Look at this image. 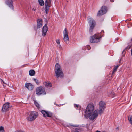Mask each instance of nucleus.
Instances as JSON below:
<instances>
[{
	"instance_id": "f257e3e1",
	"label": "nucleus",
	"mask_w": 132,
	"mask_h": 132,
	"mask_svg": "<svg viewBox=\"0 0 132 132\" xmlns=\"http://www.w3.org/2000/svg\"><path fill=\"white\" fill-rule=\"evenodd\" d=\"M56 77L58 78L60 77L62 78L63 76V74L61 68L59 64L57 63L56 64L54 69Z\"/></svg>"
},
{
	"instance_id": "f03ea898",
	"label": "nucleus",
	"mask_w": 132,
	"mask_h": 132,
	"mask_svg": "<svg viewBox=\"0 0 132 132\" xmlns=\"http://www.w3.org/2000/svg\"><path fill=\"white\" fill-rule=\"evenodd\" d=\"M38 114L36 111H32L30 112V114L27 117V120L30 122H32L34 121L38 116Z\"/></svg>"
},
{
	"instance_id": "7ed1b4c3",
	"label": "nucleus",
	"mask_w": 132,
	"mask_h": 132,
	"mask_svg": "<svg viewBox=\"0 0 132 132\" xmlns=\"http://www.w3.org/2000/svg\"><path fill=\"white\" fill-rule=\"evenodd\" d=\"M36 94L38 96L44 95L46 94L45 89L42 86L38 87L36 89Z\"/></svg>"
},
{
	"instance_id": "20e7f679",
	"label": "nucleus",
	"mask_w": 132,
	"mask_h": 132,
	"mask_svg": "<svg viewBox=\"0 0 132 132\" xmlns=\"http://www.w3.org/2000/svg\"><path fill=\"white\" fill-rule=\"evenodd\" d=\"M85 117L87 119L89 118L91 119V105L89 104L87 106L85 112Z\"/></svg>"
},
{
	"instance_id": "39448f33",
	"label": "nucleus",
	"mask_w": 132,
	"mask_h": 132,
	"mask_svg": "<svg viewBox=\"0 0 132 132\" xmlns=\"http://www.w3.org/2000/svg\"><path fill=\"white\" fill-rule=\"evenodd\" d=\"M98 114V110L91 111V122H94L96 120Z\"/></svg>"
},
{
	"instance_id": "423d86ee",
	"label": "nucleus",
	"mask_w": 132,
	"mask_h": 132,
	"mask_svg": "<svg viewBox=\"0 0 132 132\" xmlns=\"http://www.w3.org/2000/svg\"><path fill=\"white\" fill-rule=\"evenodd\" d=\"M107 11L106 7L105 6H102L101 9L98 11L97 14V16H101L105 14Z\"/></svg>"
},
{
	"instance_id": "0eeeda50",
	"label": "nucleus",
	"mask_w": 132,
	"mask_h": 132,
	"mask_svg": "<svg viewBox=\"0 0 132 132\" xmlns=\"http://www.w3.org/2000/svg\"><path fill=\"white\" fill-rule=\"evenodd\" d=\"M101 37H100L99 35L95 34L91 37V43H97L100 41Z\"/></svg>"
},
{
	"instance_id": "6e6552de",
	"label": "nucleus",
	"mask_w": 132,
	"mask_h": 132,
	"mask_svg": "<svg viewBox=\"0 0 132 132\" xmlns=\"http://www.w3.org/2000/svg\"><path fill=\"white\" fill-rule=\"evenodd\" d=\"M11 107V106L10 105V104L9 102H7L4 104H3L2 108V112L3 113L6 112L9 110Z\"/></svg>"
},
{
	"instance_id": "1a4fd4ad",
	"label": "nucleus",
	"mask_w": 132,
	"mask_h": 132,
	"mask_svg": "<svg viewBox=\"0 0 132 132\" xmlns=\"http://www.w3.org/2000/svg\"><path fill=\"white\" fill-rule=\"evenodd\" d=\"M63 40L66 43L69 40V38L68 34L66 28H65L63 31Z\"/></svg>"
},
{
	"instance_id": "9d476101",
	"label": "nucleus",
	"mask_w": 132,
	"mask_h": 132,
	"mask_svg": "<svg viewBox=\"0 0 132 132\" xmlns=\"http://www.w3.org/2000/svg\"><path fill=\"white\" fill-rule=\"evenodd\" d=\"M41 112L44 117H50L52 116V113L50 111H46L43 110Z\"/></svg>"
},
{
	"instance_id": "9b49d317",
	"label": "nucleus",
	"mask_w": 132,
	"mask_h": 132,
	"mask_svg": "<svg viewBox=\"0 0 132 132\" xmlns=\"http://www.w3.org/2000/svg\"><path fill=\"white\" fill-rule=\"evenodd\" d=\"M25 86L29 90H32L34 87L33 85L30 83H26Z\"/></svg>"
},
{
	"instance_id": "f8f14e48",
	"label": "nucleus",
	"mask_w": 132,
	"mask_h": 132,
	"mask_svg": "<svg viewBox=\"0 0 132 132\" xmlns=\"http://www.w3.org/2000/svg\"><path fill=\"white\" fill-rule=\"evenodd\" d=\"M48 30V28L47 25L45 24L43 27L42 30V35L45 36L46 33L47 31Z\"/></svg>"
},
{
	"instance_id": "ddd939ff",
	"label": "nucleus",
	"mask_w": 132,
	"mask_h": 132,
	"mask_svg": "<svg viewBox=\"0 0 132 132\" xmlns=\"http://www.w3.org/2000/svg\"><path fill=\"white\" fill-rule=\"evenodd\" d=\"M99 107L105 109L106 106L105 102L102 101L100 102L99 103Z\"/></svg>"
},
{
	"instance_id": "4468645a",
	"label": "nucleus",
	"mask_w": 132,
	"mask_h": 132,
	"mask_svg": "<svg viewBox=\"0 0 132 132\" xmlns=\"http://www.w3.org/2000/svg\"><path fill=\"white\" fill-rule=\"evenodd\" d=\"M6 3L10 7L13 9L12 1V0H7L6 2Z\"/></svg>"
},
{
	"instance_id": "2eb2a0df",
	"label": "nucleus",
	"mask_w": 132,
	"mask_h": 132,
	"mask_svg": "<svg viewBox=\"0 0 132 132\" xmlns=\"http://www.w3.org/2000/svg\"><path fill=\"white\" fill-rule=\"evenodd\" d=\"M37 28H40L41 27L42 25V21L41 19H38L37 20Z\"/></svg>"
},
{
	"instance_id": "dca6fc26",
	"label": "nucleus",
	"mask_w": 132,
	"mask_h": 132,
	"mask_svg": "<svg viewBox=\"0 0 132 132\" xmlns=\"http://www.w3.org/2000/svg\"><path fill=\"white\" fill-rule=\"evenodd\" d=\"M95 110H98L96 109V104L95 103H91V111Z\"/></svg>"
},
{
	"instance_id": "f3484780",
	"label": "nucleus",
	"mask_w": 132,
	"mask_h": 132,
	"mask_svg": "<svg viewBox=\"0 0 132 132\" xmlns=\"http://www.w3.org/2000/svg\"><path fill=\"white\" fill-rule=\"evenodd\" d=\"M105 109L99 107V110H98V112L99 114L101 115L104 113V111Z\"/></svg>"
},
{
	"instance_id": "a211bd4d",
	"label": "nucleus",
	"mask_w": 132,
	"mask_h": 132,
	"mask_svg": "<svg viewBox=\"0 0 132 132\" xmlns=\"http://www.w3.org/2000/svg\"><path fill=\"white\" fill-rule=\"evenodd\" d=\"M50 5H47V4L46 3L45 4V10L46 11V14L47 13L48 10L49 9Z\"/></svg>"
},
{
	"instance_id": "6ab92c4d",
	"label": "nucleus",
	"mask_w": 132,
	"mask_h": 132,
	"mask_svg": "<svg viewBox=\"0 0 132 132\" xmlns=\"http://www.w3.org/2000/svg\"><path fill=\"white\" fill-rule=\"evenodd\" d=\"M35 72L33 70H30L29 71V75L31 76H33L35 74Z\"/></svg>"
},
{
	"instance_id": "aec40b11",
	"label": "nucleus",
	"mask_w": 132,
	"mask_h": 132,
	"mask_svg": "<svg viewBox=\"0 0 132 132\" xmlns=\"http://www.w3.org/2000/svg\"><path fill=\"white\" fill-rule=\"evenodd\" d=\"M95 21L94 20H91V29L93 28L96 26Z\"/></svg>"
},
{
	"instance_id": "412c9836",
	"label": "nucleus",
	"mask_w": 132,
	"mask_h": 132,
	"mask_svg": "<svg viewBox=\"0 0 132 132\" xmlns=\"http://www.w3.org/2000/svg\"><path fill=\"white\" fill-rule=\"evenodd\" d=\"M34 103L35 106L38 109H39L40 107V105L39 103L36 101H34Z\"/></svg>"
},
{
	"instance_id": "4be33fe9",
	"label": "nucleus",
	"mask_w": 132,
	"mask_h": 132,
	"mask_svg": "<svg viewBox=\"0 0 132 132\" xmlns=\"http://www.w3.org/2000/svg\"><path fill=\"white\" fill-rule=\"evenodd\" d=\"M38 1L40 6H43L44 5V3L43 0H38Z\"/></svg>"
},
{
	"instance_id": "5701e85b",
	"label": "nucleus",
	"mask_w": 132,
	"mask_h": 132,
	"mask_svg": "<svg viewBox=\"0 0 132 132\" xmlns=\"http://www.w3.org/2000/svg\"><path fill=\"white\" fill-rule=\"evenodd\" d=\"M44 84L47 87H48L51 86V84L50 82H45Z\"/></svg>"
},
{
	"instance_id": "b1692460",
	"label": "nucleus",
	"mask_w": 132,
	"mask_h": 132,
	"mask_svg": "<svg viewBox=\"0 0 132 132\" xmlns=\"http://www.w3.org/2000/svg\"><path fill=\"white\" fill-rule=\"evenodd\" d=\"M128 120L129 122L132 125V116L130 115L129 116Z\"/></svg>"
},
{
	"instance_id": "393cba45",
	"label": "nucleus",
	"mask_w": 132,
	"mask_h": 132,
	"mask_svg": "<svg viewBox=\"0 0 132 132\" xmlns=\"http://www.w3.org/2000/svg\"><path fill=\"white\" fill-rule=\"evenodd\" d=\"M51 3V0H46L45 4H47V5H50Z\"/></svg>"
},
{
	"instance_id": "a878e982",
	"label": "nucleus",
	"mask_w": 132,
	"mask_h": 132,
	"mask_svg": "<svg viewBox=\"0 0 132 132\" xmlns=\"http://www.w3.org/2000/svg\"><path fill=\"white\" fill-rule=\"evenodd\" d=\"M0 132H5L4 128L2 126H0Z\"/></svg>"
},
{
	"instance_id": "bb28decb",
	"label": "nucleus",
	"mask_w": 132,
	"mask_h": 132,
	"mask_svg": "<svg viewBox=\"0 0 132 132\" xmlns=\"http://www.w3.org/2000/svg\"><path fill=\"white\" fill-rule=\"evenodd\" d=\"M79 128H75V130H72V132H79Z\"/></svg>"
},
{
	"instance_id": "cd10ccee",
	"label": "nucleus",
	"mask_w": 132,
	"mask_h": 132,
	"mask_svg": "<svg viewBox=\"0 0 132 132\" xmlns=\"http://www.w3.org/2000/svg\"><path fill=\"white\" fill-rule=\"evenodd\" d=\"M88 21L90 26L89 31H90L91 30V20L90 19H88Z\"/></svg>"
},
{
	"instance_id": "c85d7f7f",
	"label": "nucleus",
	"mask_w": 132,
	"mask_h": 132,
	"mask_svg": "<svg viewBox=\"0 0 132 132\" xmlns=\"http://www.w3.org/2000/svg\"><path fill=\"white\" fill-rule=\"evenodd\" d=\"M33 80L35 82H36V83L37 84H38V80L37 79L35 78H33Z\"/></svg>"
},
{
	"instance_id": "c756f323",
	"label": "nucleus",
	"mask_w": 132,
	"mask_h": 132,
	"mask_svg": "<svg viewBox=\"0 0 132 132\" xmlns=\"http://www.w3.org/2000/svg\"><path fill=\"white\" fill-rule=\"evenodd\" d=\"M60 40L59 39H57L56 40V42L58 44H60Z\"/></svg>"
},
{
	"instance_id": "7c9ffc66",
	"label": "nucleus",
	"mask_w": 132,
	"mask_h": 132,
	"mask_svg": "<svg viewBox=\"0 0 132 132\" xmlns=\"http://www.w3.org/2000/svg\"><path fill=\"white\" fill-rule=\"evenodd\" d=\"M86 48L88 50H90V46L89 45H87L86 46Z\"/></svg>"
},
{
	"instance_id": "2f4dec72",
	"label": "nucleus",
	"mask_w": 132,
	"mask_h": 132,
	"mask_svg": "<svg viewBox=\"0 0 132 132\" xmlns=\"http://www.w3.org/2000/svg\"><path fill=\"white\" fill-rule=\"evenodd\" d=\"M57 47L60 49H62V48L61 46V45L60 44H58L57 45Z\"/></svg>"
},
{
	"instance_id": "473e14b6",
	"label": "nucleus",
	"mask_w": 132,
	"mask_h": 132,
	"mask_svg": "<svg viewBox=\"0 0 132 132\" xmlns=\"http://www.w3.org/2000/svg\"><path fill=\"white\" fill-rule=\"evenodd\" d=\"M118 65L117 66H116L114 68V70H116L118 68Z\"/></svg>"
},
{
	"instance_id": "72a5a7b5",
	"label": "nucleus",
	"mask_w": 132,
	"mask_h": 132,
	"mask_svg": "<svg viewBox=\"0 0 132 132\" xmlns=\"http://www.w3.org/2000/svg\"><path fill=\"white\" fill-rule=\"evenodd\" d=\"M75 107H77V108H79V105L77 104H75Z\"/></svg>"
},
{
	"instance_id": "f704fd0d",
	"label": "nucleus",
	"mask_w": 132,
	"mask_h": 132,
	"mask_svg": "<svg viewBox=\"0 0 132 132\" xmlns=\"http://www.w3.org/2000/svg\"><path fill=\"white\" fill-rule=\"evenodd\" d=\"M15 132H25V131H22V130H18L16 131H15Z\"/></svg>"
},
{
	"instance_id": "c9c22d12",
	"label": "nucleus",
	"mask_w": 132,
	"mask_h": 132,
	"mask_svg": "<svg viewBox=\"0 0 132 132\" xmlns=\"http://www.w3.org/2000/svg\"><path fill=\"white\" fill-rule=\"evenodd\" d=\"M32 10L34 11H35L36 10V9L35 8H33L32 9Z\"/></svg>"
},
{
	"instance_id": "e433bc0d",
	"label": "nucleus",
	"mask_w": 132,
	"mask_h": 132,
	"mask_svg": "<svg viewBox=\"0 0 132 132\" xmlns=\"http://www.w3.org/2000/svg\"><path fill=\"white\" fill-rule=\"evenodd\" d=\"M116 70L114 69L113 70V73H114L115 72H116Z\"/></svg>"
},
{
	"instance_id": "4c0bfd02",
	"label": "nucleus",
	"mask_w": 132,
	"mask_h": 132,
	"mask_svg": "<svg viewBox=\"0 0 132 132\" xmlns=\"http://www.w3.org/2000/svg\"><path fill=\"white\" fill-rule=\"evenodd\" d=\"M96 132H101L100 131H98V130H97L96 131Z\"/></svg>"
},
{
	"instance_id": "58836bf2",
	"label": "nucleus",
	"mask_w": 132,
	"mask_h": 132,
	"mask_svg": "<svg viewBox=\"0 0 132 132\" xmlns=\"http://www.w3.org/2000/svg\"><path fill=\"white\" fill-rule=\"evenodd\" d=\"M102 132H106L105 131H103Z\"/></svg>"
},
{
	"instance_id": "ea45409f",
	"label": "nucleus",
	"mask_w": 132,
	"mask_h": 132,
	"mask_svg": "<svg viewBox=\"0 0 132 132\" xmlns=\"http://www.w3.org/2000/svg\"><path fill=\"white\" fill-rule=\"evenodd\" d=\"M88 125H87V127H88Z\"/></svg>"
}]
</instances>
